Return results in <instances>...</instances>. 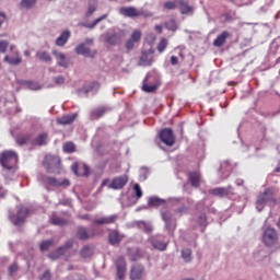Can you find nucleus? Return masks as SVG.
<instances>
[{
  "instance_id": "nucleus-23",
  "label": "nucleus",
  "mask_w": 280,
  "mask_h": 280,
  "mask_svg": "<svg viewBox=\"0 0 280 280\" xmlns=\"http://www.w3.org/2000/svg\"><path fill=\"white\" fill-rule=\"evenodd\" d=\"M49 143V136L46 132L39 133L35 139L31 140V144L42 148V145H47Z\"/></svg>"
},
{
  "instance_id": "nucleus-22",
  "label": "nucleus",
  "mask_w": 280,
  "mask_h": 280,
  "mask_svg": "<svg viewBox=\"0 0 280 280\" xmlns=\"http://www.w3.org/2000/svg\"><path fill=\"white\" fill-rule=\"evenodd\" d=\"M121 240H124V236H121L117 230L109 232L108 244H110V246H119V244H121Z\"/></svg>"
},
{
  "instance_id": "nucleus-8",
  "label": "nucleus",
  "mask_w": 280,
  "mask_h": 280,
  "mask_svg": "<svg viewBox=\"0 0 280 280\" xmlns=\"http://www.w3.org/2000/svg\"><path fill=\"white\" fill-rule=\"evenodd\" d=\"M279 240V234L277 233V230L272 228H267L262 234V242L265 246H275Z\"/></svg>"
},
{
  "instance_id": "nucleus-46",
  "label": "nucleus",
  "mask_w": 280,
  "mask_h": 280,
  "mask_svg": "<svg viewBox=\"0 0 280 280\" xmlns=\"http://www.w3.org/2000/svg\"><path fill=\"white\" fill-rule=\"evenodd\" d=\"M266 257H268V252H266V249H260L254 254V259L256 261H264Z\"/></svg>"
},
{
  "instance_id": "nucleus-35",
  "label": "nucleus",
  "mask_w": 280,
  "mask_h": 280,
  "mask_svg": "<svg viewBox=\"0 0 280 280\" xmlns=\"http://www.w3.org/2000/svg\"><path fill=\"white\" fill-rule=\"evenodd\" d=\"M188 180L192 187H200V173L198 172L188 173Z\"/></svg>"
},
{
  "instance_id": "nucleus-5",
  "label": "nucleus",
  "mask_w": 280,
  "mask_h": 280,
  "mask_svg": "<svg viewBox=\"0 0 280 280\" xmlns=\"http://www.w3.org/2000/svg\"><path fill=\"white\" fill-rule=\"evenodd\" d=\"M148 242L154 250H160V253H164V250H167V246H170V241L165 240V236L161 234L150 236Z\"/></svg>"
},
{
  "instance_id": "nucleus-40",
  "label": "nucleus",
  "mask_w": 280,
  "mask_h": 280,
  "mask_svg": "<svg viewBox=\"0 0 280 280\" xmlns=\"http://www.w3.org/2000/svg\"><path fill=\"white\" fill-rule=\"evenodd\" d=\"M130 261H139L141 259V250L139 248H128Z\"/></svg>"
},
{
  "instance_id": "nucleus-57",
  "label": "nucleus",
  "mask_w": 280,
  "mask_h": 280,
  "mask_svg": "<svg viewBox=\"0 0 280 280\" xmlns=\"http://www.w3.org/2000/svg\"><path fill=\"white\" fill-rule=\"evenodd\" d=\"M133 191L137 200L143 198V190H141V186L139 184L133 185Z\"/></svg>"
},
{
  "instance_id": "nucleus-64",
  "label": "nucleus",
  "mask_w": 280,
  "mask_h": 280,
  "mask_svg": "<svg viewBox=\"0 0 280 280\" xmlns=\"http://www.w3.org/2000/svg\"><path fill=\"white\" fill-rule=\"evenodd\" d=\"M54 82L57 85H61L65 82V77H62V75L55 77Z\"/></svg>"
},
{
  "instance_id": "nucleus-15",
  "label": "nucleus",
  "mask_w": 280,
  "mask_h": 280,
  "mask_svg": "<svg viewBox=\"0 0 280 280\" xmlns=\"http://www.w3.org/2000/svg\"><path fill=\"white\" fill-rule=\"evenodd\" d=\"M74 51L78 56H84V58H95V56H97V50L92 51L89 47H86V43L79 44Z\"/></svg>"
},
{
  "instance_id": "nucleus-2",
  "label": "nucleus",
  "mask_w": 280,
  "mask_h": 280,
  "mask_svg": "<svg viewBox=\"0 0 280 280\" xmlns=\"http://www.w3.org/2000/svg\"><path fill=\"white\" fill-rule=\"evenodd\" d=\"M19 163V154L16 151H3L0 153V165L3 167V170H7L8 172H12L14 167H16Z\"/></svg>"
},
{
  "instance_id": "nucleus-51",
  "label": "nucleus",
  "mask_w": 280,
  "mask_h": 280,
  "mask_svg": "<svg viewBox=\"0 0 280 280\" xmlns=\"http://www.w3.org/2000/svg\"><path fill=\"white\" fill-rule=\"evenodd\" d=\"M182 258L186 264H189V261H191V249H182Z\"/></svg>"
},
{
  "instance_id": "nucleus-59",
  "label": "nucleus",
  "mask_w": 280,
  "mask_h": 280,
  "mask_svg": "<svg viewBox=\"0 0 280 280\" xmlns=\"http://www.w3.org/2000/svg\"><path fill=\"white\" fill-rule=\"evenodd\" d=\"M165 49H167V39L162 38L158 45V51H160V54H163V51H165Z\"/></svg>"
},
{
  "instance_id": "nucleus-42",
  "label": "nucleus",
  "mask_w": 280,
  "mask_h": 280,
  "mask_svg": "<svg viewBox=\"0 0 280 280\" xmlns=\"http://www.w3.org/2000/svg\"><path fill=\"white\" fill-rule=\"evenodd\" d=\"M80 256L83 257V259H88V257L93 256V247L85 245L80 250Z\"/></svg>"
},
{
  "instance_id": "nucleus-25",
  "label": "nucleus",
  "mask_w": 280,
  "mask_h": 280,
  "mask_svg": "<svg viewBox=\"0 0 280 280\" xmlns=\"http://www.w3.org/2000/svg\"><path fill=\"white\" fill-rule=\"evenodd\" d=\"M117 218H118L117 214H112L109 217H102L94 220V224H96L97 226H102L104 224H115V222H117Z\"/></svg>"
},
{
  "instance_id": "nucleus-58",
  "label": "nucleus",
  "mask_w": 280,
  "mask_h": 280,
  "mask_svg": "<svg viewBox=\"0 0 280 280\" xmlns=\"http://www.w3.org/2000/svg\"><path fill=\"white\" fill-rule=\"evenodd\" d=\"M164 8L165 10H176L178 8V0L165 2Z\"/></svg>"
},
{
  "instance_id": "nucleus-11",
  "label": "nucleus",
  "mask_w": 280,
  "mask_h": 280,
  "mask_svg": "<svg viewBox=\"0 0 280 280\" xmlns=\"http://www.w3.org/2000/svg\"><path fill=\"white\" fill-rule=\"evenodd\" d=\"M100 82L93 81L86 85H84L82 89H79L77 91L79 97H86L89 93H92L93 95H96L97 91H100Z\"/></svg>"
},
{
  "instance_id": "nucleus-21",
  "label": "nucleus",
  "mask_w": 280,
  "mask_h": 280,
  "mask_svg": "<svg viewBox=\"0 0 280 280\" xmlns=\"http://www.w3.org/2000/svg\"><path fill=\"white\" fill-rule=\"evenodd\" d=\"M52 56L57 60V65L59 67H62L63 69H69V59H67V56L58 50H52Z\"/></svg>"
},
{
  "instance_id": "nucleus-38",
  "label": "nucleus",
  "mask_w": 280,
  "mask_h": 280,
  "mask_svg": "<svg viewBox=\"0 0 280 280\" xmlns=\"http://www.w3.org/2000/svg\"><path fill=\"white\" fill-rule=\"evenodd\" d=\"M95 12H97V0H90L88 4V11L85 13V19H91Z\"/></svg>"
},
{
  "instance_id": "nucleus-19",
  "label": "nucleus",
  "mask_w": 280,
  "mask_h": 280,
  "mask_svg": "<svg viewBox=\"0 0 280 280\" xmlns=\"http://www.w3.org/2000/svg\"><path fill=\"white\" fill-rule=\"evenodd\" d=\"M231 172H233V166L229 161H224L221 163L218 174L221 180H226V178L231 176Z\"/></svg>"
},
{
  "instance_id": "nucleus-54",
  "label": "nucleus",
  "mask_w": 280,
  "mask_h": 280,
  "mask_svg": "<svg viewBox=\"0 0 280 280\" xmlns=\"http://www.w3.org/2000/svg\"><path fill=\"white\" fill-rule=\"evenodd\" d=\"M63 152H67L68 154H71L72 152H75V144L73 142H67L63 144Z\"/></svg>"
},
{
  "instance_id": "nucleus-1",
  "label": "nucleus",
  "mask_w": 280,
  "mask_h": 280,
  "mask_svg": "<svg viewBox=\"0 0 280 280\" xmlns=\"http://www.w3.org/2000/svg\"><path fill=\"white\" fill-rule=\"evenodd\" d=\"M268 205L269 207H275L277 205V198L275 197V189L267 188L262 194H260L256 200L257 211H264V207Z\"/></svg>"
},
{
  "instance_id": "nucleus-27",
  "label": "nucleus",
  "mask_w": 280,
  "mask_h": 280,
  "mask_svg": "<svg viewBox=\"0 0 280 280\" xmlns=\"http://www.w3.org/2000/svg\"><path fill=\"white\" fill-rule=\"evenodd\" d=\"M178 10L180 14H194V7L189 5V2L186 0H178Z\"/></svg>"
},
{
  "instance_id": "nucleus-62",
  "label": "nucleus",
  "mask_w": 280,
  "mask_h": 280,
  "mask_svg": "<svg viewBox=\"0 0 280 280\" xmlns=\"http://www.w3.org/2000/svg\"><path fill=\"white\" fill-rule=\"evenodd\" d=\"M175 213H178L179 215H185V214L189 213V207L182 206L175 210Z\"/></svg>"
},
{
  "instance_id": "nucleus-9",
  "label": "nucleus",
  "mask_w": 280,
  "mask_h": 280,
  "mask_svg": "<svg viewBox=\"0 0 280 280\" xmlns=\"http://www.w3.org/2000/svg\"><path fill=\"white\" fill-rule=\"evenodd\" d=\"M69 248H73V240H69L66 242L65 245L56 248L54 252H50L47 257L48 259H52V261H56V259H60Z\"/></svg>"
},
{
  "instance_id": "nucleus-63",
  "label": "nucleus",
  "mask_w": 280,
  "mask_h": 280,
  "mask_svg": "<svg viewBox=\"0 0 280 280\" xmlns=\"http://www.w3.org/2000/svg\"><path fill=\"white\" fill-rule=\"evenodd\" d=\"M39 280H51V271L47 269L44 273L39 277Z\"/></svg>"
},
{
  "instance_id": "nucleus-44",
  "label": "nucleus",
  "mask_w": 280,
  "mask_h": 280,
  "mask_svg": "<svg viewBox=\"0 0 280 280\" xmlns=\"http://www.w3.org/2000/svg\"><path fill=\"white\" fill-rule=\"evenodd\" d=\"M142 16L143 19H150L154 16V14L145 9H137L136 11V19Z\"/></svg>"
},
{
  "instance_id": "nucleus-61",
  "label": "nucleus",
  "mask_w": 280,
  "mask_h": 280,
  "mask_svg": "<svg viewBox=\"0 0 280 280\" xmlns=\"http://www.w3.org/2000/svg\"><path fill=\"white\" fill-rule=\"evenodd\" d=\"M129 39L133 43H139V40H141V31H133Z\"/></svg>"
},
{
  "instance_id": "nucleus-14",
  "label": "nucleus",
  "mask_w": 280,
  "mask_h": 280,
  "mask_svg": "<svg viewBox=\"0 0 280 280\" xmlns=\"http://www.w3.org/2000/svg\"><path fill=\"white\" fill-rule=\"evenodd\" d=\"M116 277L118 280H122L126 277V270H127V264H126V258L122 256H119L116 261Z\"/></svg>"
},
{
  "instance_id": "nucleus-13",
  "label": "nucleus",
  "mask_w": 280,
  "mask_h": 280,
  "mask_svg": "<svg viewBox=\"0 0 280 280\" xmlns=\"http://www.w3.org/2000/svg\"><path fill=\"white\" fill-rule=\"evenodd\" d=\"M42 180L46 185H50V187H69L71 185L69 179L58 180L56 177H49L47 175H42Z\"/></svg>"
},
{
  "instance_id": "nucleus-50",
  "label": "nucleus",
  "mask_w": 280,
  "mask_h": 280,
  "mask_svg": "<svg viewBox=\"0 0 280 280\" xmlns=\"http://www.w3.org/2000/svg\"><path fill=\"white\" fill-rule=\"evenodd\" d=\"M165 27L170 32H176V30H178V24H176L175 19H172V20H170L168 22L165 23Z\"/></svg>"
},
{
  "instance_id": "nucleus-60",
  "label": "nucleus",
  "mask_w": 280,
  "mask_h": 280,
  "mask_svg": "<svg viewBox=\"0 0 280 280\" xmlns=\"http://www.w3.org/2000/svg\"><path fill=\"white\" fill-rule=\"evenodd\" d=\"M8 47H10V42L5 39L0 40V54H5V51H8Z\"/></svg>"
},
{
  "instance_id": "nucleus-43",
  "label": "nucleus",
  "mask_w": 280,
  "mask_h": 280,
  "mask_svg": "<svg viewBox=\"0 0 280 280\" xmlns=\"http://www.w3.org/2000/svg\"><path fill=\"white\" fill-rule=\"evenodd\" d=\"M36 3H38V0H21L20 5L25 10H32Z\"/></svg>"
},
{
  "instance_id": "nucleus-4",
  "label": "nucleus",
  "mask_w": 280,
  "mask_h": 280,
  "mask_svg": "<svg viewBox=\"0 0 280 280\" xmlns=\"http://www.w3.org/2000/svg\"><path fill=\"white\" fill-rule=\"evenodd\" d=\"M60 156L57 155H46L44 161V167L48 174H60Z\"/></svg>"
},
{
  "instance_id": "nucleus-55",
  "label": "nucleus",
  "mask_w": 280,
  "mask_h": 280,
  "mask_svg": "<svg viewBox=\"0 0 280 280\" xmlns=\"http://www.w3.org/2000/svg\"><path fill=\"white\" fill-rule=\"evenodd\" d=\"M207 203H205V201H199L196 205V211H198V213H207Z\"/></svg>"
},
{
  "instance_id": "nucleus-45",
  "label": "nucleus",
  "mask_w": 280,
  "mask_h": 280,
  "mask_svg": "<svg viewBox=\"0 0 280 280\" xmlns=\"http://www.w3.org/2000/svg\"><path fill=\"white\" fill-rule=\"evenodd\" d=\"M50 246H54V238L47 240V241H43L39 244V250L42 253H45V250H49Z\"/></svg>"
},
{
  "instance_id": "nucleus-53",
  "label": "nucleus",
  "mask_w": 280,
  "mask_h": 280,
  "mask_svg": "<svg viewBox=\"0 0 280 280\" xmlns=\"http://www.w3.org/2000/svg\"><path fill=\"white\" fill-rule=\"evenodd\" d=\"M19 272V264L13 262L9 268H8V275L9 277H14Z\"/></svg>"
},
{
  "instance_id": "nucleus-37",
  "label": "nucleus",
  "mask_w": 280,
  "mask_h": 280,
  "mask_svg": "<svg viewBox=\"0 0 280 280\" xmlns=\"http://www.w3.org/2000/svg\"><path fill=\"white\" fill-rule=\"evenodd\" d=\"M106 14L97 18L96 20H94L92 23H86L83 22L81 23V27H86V30H95V27H97L98 23H102V21H104L106 19Z\"/></svg>"
},
{
  "instance_id": "nucleus-30",
  "label": "nucleus",
  "mask_w": 280,
  "mask_h": 280,
  "mask_svg": "<svg viewBox=\"0 0 280 280\" xmlns=\"http://www.w3.org/2000/svg\"><path fill=\"white\" fill-rule=\"evenodd\" d=\"M226 38H231V33L229 31H223L214 40V47H222L226 43Z\"/></svg>"
},
{
  "instance_id": "nucleus-47",
  "label": "nucleus",
  "mask_w": 280,
  "mask_h": 280,
  "mask_svg": "<svg viewBox=\"0 0 280 280\" xmlns=\"http://www.w3.org/2000/svg\"><path fill=\"white\" fill-rule=\"evenodd\" d=\"M165 222V230L167 231L168 235H173L174 231H176V221H164Z\"/></svg>"
},
{
  "instance_id": "nucleus-6",
  "label": "nucleus",
  "mask_w": 280,
  "mask_h": 280,
  "mask_svg": "<svg viewBox=\"0 0 280 280\" xmlns=\"http://www.w3.org/2000/svg\"><path fill=\"white\" fill-rule=\"evenodd\" d=\"M125 185H128V177L126 175H121L115 177L112 183L110 179L106 178L102 182L101 187H108V189H121Z\"/></svg>"
},
{
  "instance_id": "nucleus-7",
  "label": "nucleus",
  "mask_w": 280,
  "mask_h": 280,
  "mask_svg": "<svg viewBox=\"0 0 280 280\" xmlns=\"http://www.w3.org/2000/svg\"><path fill=\"white\" fill-rule=\"evenodd\" d=\"M27 215H30V209L21 206L18 208L16 214L10 215V220L14 226H22V224H25Z\"/></svg>"
},
{
  "instance_id": "nucleus-16",
  "label": "nucleus",
  "mask_w": 280,
  "mask_h": 280,
  "mask_svg": "<svg viewBox=\"0 0 280 280\" xmlns=\"http://www.w3.org/2000/svg\"><path fill=\"white\" fill-rule=\"evenodd\" d=\"M145 277V267L143 265H133L130 269V280H141Z\"/></svg>"
},
{
  "instance_id": "nucleus-18",
  "label": "nucleus",
  "mask_w": 280,
  "mask_h": 280,
  "mask_svg": "<svg viewBox=\"0 0 280 280\" xmlns=\"http://www.w3.org/2000/svg\"><path fill=\"white\" fill-rule=\"evenodd\" d=\"M132 226L139 229V231H142L147 235H150L154 231V225L150 221H135Z\"/></svg>"
},
{
  "instance_id": "nucleus-28",
  "label": "nucleus",
  "mask_w": 280,
  "mask_h": 280,
  "mask_svg": "<svg viewBox=\"0 0 280 280\" xmlns=\"http://www.w3.org/2000/svg\"><path fill=\"white\" fill-rule=\"evenodd\" d=\"M14 55L16 57H11L10 55H7L4 57V62H8L11 67H18V65H21L23 62V58H21V54L19 51H15Z\"/></svg>"
},
{
  "instance_id": "nucleus-33",
  "label": "nucleus",
  "mask_w": 280,
  "mask_h": 280,
  "mask_svg": "<svg viewBox=\"0 0 280 280\" xmlns=\"http://www.w3.org/2000/svg\"><path fill=\"white\" fill-rule=\"evenodd\" d=\"M35 57L37 58V60H40V62L51 65V55H49V52L46 50H37Z\"/></svg>"
},
{
  "instance_id": "nucleus-34",
  "label": "nucleus",
  "mask_w": 280,
  "mask_h": 280,
  "mask_svg": "<svg viewBox=\"0 0 280 280\" xmlns=\"http://www.w3.org/2000/svg\"><path fill=\"white\" fill-rule=\"evenodd\" d=\"M50 222L54 226H67L69 224V220L56 215V212L50 215Z\"/></svg>"
},
{
  "instance_id": "nucleus-26",
  "label": "nucleus",
  "mask_w": 280,
  "mask_h": 280,
  "mask_svg": "<svg viewBox=\"0 0 280 280\" xmlns=\"http://www.w3.org/2000/svg\"><path fill=\"white\" fill-rule=\"evenodd\" d=\"M119 14H121V16H126L127 19H137V8L121 7L119 9Z\"/></svg>"
},
{
  "instance_id": "nucleus-36",
  "label": "nucleus",
  "mask_w": 280,
  "mask_h": 280,
  "mask_svg": "<svg viewBox=\"0 0 280 280\" xmlns=\"http://www.w3.org/2000/svg\"><path fill=\"white\" fill-rule=\"evenodd\" d=\"M109 108L108 107H98L96 109H93L91 112V117L92 119H100L102 117H104V115H106V113H108Z\"/></svg>"
},
{
  "instance_id": "nucleus-56",
  "label": "nucleus",
  "mask_w": 280,
  "mask_h": 280,
  "mask_svg": "<svg viewBox=\"0 0 280 280\" xmlns=\"http://www.w3.org/2000/svg\"><path fill=\"white\" fill-rule=\"evenodd\" d=\"M148 174H150V171H148V167L142 166L140 168V175H139V180H148Z\"/></svg>"
},
{
  "instance_id": "nucleus-48",
  "label": "nucleus",
  "mask_w": 280,
  "mask_h": 280,
  "mask_svg": "<svg viewBox=\"0 0 280 280\" xmlns=\"http://www.w3.org/2000/svg\"><path fill=\"white\" fill-rule=\"evenodd\" d=\"M23 84L31 91H40V84L36 81H24Z\"/></svg>"
},
{
  "instance_id": "nucleus-12",
  "label": "nucleus",
  "mask_w": 280,
  "mask_h": 280,
  "mask_svg": "<svg viewBox=\"0 0 280 280\" xmlns=\"http://www.w3.org/2000/svg\"><path fill=\"white\" fill-rule=\"evenodd\" d=\"M152 62H154V48L142 50L138 65L140 67H151Z\"/></svg>"
},
{
  "instance_id": "nucleus-17",
  "label": "nucleus",
  "mask_w": 280,
  "mask_h": 280,
  "mask_svg": "<svg viewBox=\"0 0 280 280\" xmlns=\"http://www.w3.org/2000/svg\"><path fill=\"white\" fill-rule=\"evenodd\" d=\"M71 172H73L75 176H84V177L91 176V168L89 167V165L82 164V171H80V163L78 162H74L71 165Z\"/></svg>"
},
{
  "instance_id": "nucleus-3",
  "label": "nucleus",
  "mask_w": 280,
  "mask_h": 280,
  "mask_svg": "<svg viewBox=\"0 0 280 280\" xmlns=\"http://www.w3.org/2000/svg\"><path fill=\"white\" fill-rule=\"evenodd\" d=\"M101 38L106 45H109L110 47H117V45H121V40H124V33L109 30L102 34Z\"/></svg>"
},
{
  "instance_id": "nucleus-52",
  "label": "nucleus",
  "mask_w": 280,
  "mask_h": 280,
  "mask_svg": "<svg viewBox=\"0 0 280 280\" xmlns=\"http://www.w3.org/2000/svg\"><path fill=\"white\" fill-rule=\"evenodd\" d=\"M198 226H207L209 223L207 222V213L202 212L197 218Z\"/></svg>"
},
{
  "instance_id": "nucleus-31",
  "label": "nucleus",
  "mask_w": 280,
  "mask_h": 280,
  "mask_svg": "<svg viewBox=\"0 0 280 280\" xmlns=\"http://www.w3.org/2000/svg\"><path fill=\"white\" fill-rule=\"evenodd\" d=\"M33 135L27 132V133H20L15 137V141L18 145H27L30 141H32Z\"/></svg>"
},
{
  "instance_id": "nucleus-32",
  "label": "nucleus",
  "mask_w": 280,
  "mask_h": 280,
  "mask_svg": "<svg viewBox=\"0 0 280 280\" xmlns=\"http://www.w3.org/2000/svg\"><path fill=\"white\" fill-rule=\"evenodd\" d=\"M95 234H89V230L84 226H79L77 229V237L78 240H81L82 242L89 240L90 237H94Z\"/></svg>"
},
{
  "instance_id": "nucleus-41",
  "label": "nucleus",
  "mask_w": 280,
  "mask_h": 280,
  "mask_svg": "<svg viewBox=\"0 0 280 280\" xmlns=\"http://www.w3.org/2000/svg\"><path fill=\"white\" fill-rule=\"evenodd\" d=\"M162 205H165V199H161L156 196L150 197L149 200H148V206L149 207L159 208V207H162Z\"/></svg>"
},
{
  "instance_id": "nucleus-39",
  "label": "nucleus",
  "mask_w": 280,
  "mask_h": 280,
  "mask_svg": "<svg viewBox=\"0 0 280 280\" xmlns=\"http://www.w3.org/2000/svg\"><path fill=\"white\" fill-rule=\"evenodd\" d=\"M150 78V73H148L143 80V85H142V91H144L145 93H154V91H156V89H159V85L156 84H152V85H149L148 83V80Z\"/></svg>"
},
{
  "instance_id": "nucleus-29",
  "label": "nucleus",
  "mask_w": 280,
  "mask_h": 280,
  "mask_svg": "<svg viewBox=\"0 0 280 280\" xmlns=\"http://www.w3.org/2000/svg\"><path fill=\"white\" fill-rule=\"evenodd\" d=\"M69 38H71V32L70 31H63L56 39L55 44L57 47H65L67 43L69 42Z\"/></svg>"
},
{
  "instance_id": "nucleus-20",
  "label": "nucleus",
  "mask_w": 280,
  "mask_h": 280,
  "mask_svg": "<svg viewBox=\"0 0 280 280\" xmlns=\"http://www.w3.org/2000/svg\"><path fill=\"white\" fill-rule=\"evenodd\" d=\"M210 194L219 198H226V196H233V186L213 188L210 190Z\"/></svg>"
},
{
  "instance_id": "nucleus-10",
  "label": "nucleus",
  "mask_w": 280,
  "mask_h": 280,
  "mask_svg": "<svg viewBox=\"0 0 280 280\" xmlns=\"http://www.w3.org/2000/svg\"><path fill=\"white\" fill-rule=\"evenodd\" d=\"M160 139L162 143L172 148L176 143V137L174 136V130L172 128H164L160 131Z\"/></svg>"
},
{
  "instance_id": "nucleus-49",
  "label": "nucleus",
  "mask_w": 280,
  "mask_h": 280,
  "mask_svg": "<svg viewBox=\"0 0 280 280\" xmlns=\"http://www.w3.org/2000/svg\"><path fill=\"white\" fill-rule=\"evenodd\" d=\"M161 215H162L163 222H172V221H175V220H174V213H172V211H170V210H166V211H164V212H161Z\"/></svg>"
},
{
  "instance_id": "nucleus-24",
  "label": "nucleus",
  "mask_w": 280,
  "mask_h": 280,
  "mask_svg": "<svg viewBox=\"0 0 280 280\" xmlns=\"http://www.w3.org/2000/svg\"><path fill=\"white\" fill-rule=\"evenodd\" d=\"M75 119H78V114H68L57 118V124L60 126H69L70 124H73Z\"/></svg>"
}]
</instances>
